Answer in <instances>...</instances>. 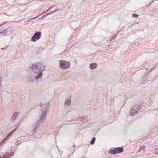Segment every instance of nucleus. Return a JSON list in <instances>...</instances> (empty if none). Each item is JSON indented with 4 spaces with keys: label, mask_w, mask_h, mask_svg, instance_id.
Wrapping results in <instances>:
<instances>
[{
    "label": "nucleus",
    "mask_w": 158,
    "mask_h": 158,
    "mask_svg": "<svg viewBox=\"0 0 158 158\" xmlns=\"http://www.w3.org/2000/svg\"><path fill=\"white\" fill-rule=\"evenodd\" d=\"M95 137H93V139L90 142V143L91 144H93L95 142Z\"/></svg>",
    "instance_id": "9b49d317"
},
{
    "label": "nucleus",
    "mask_w": 158,
    "mask_h": 158,
    "mask_svg": "<svg viewBox=\"0 0 158 158\" xmlns=\"http://www.w3.org/2000/svg\"><path fill=\"white\" fill-rule=\"evenodd\" d=\"M2 24H0V27L1 26H2Z\"/></svg>",
    "instance_id": "c756f323"
},
{
    "label": "nucleus",
    "mask_w": 158,
    "mask_h": 158,
    "mask_svg": "<svg viewBox=\"0 0 158 158\" xmlns=\"http://www.w3.org/2000/svg\"><path fill=\"white\" fill-rule=\"evenodd\" d=\"M13 133L11 132L8 135H9L10 136Z\"/></svg>",
    "instance_id": "393cba45"
},
{
    "label": "nucleus",
    "mask_w": 158,
    "mask_h": 158,
    "mask_svg": "<svg viewBox=\"0 0 158 158\" xmlns=\"http://www.w3.org/2000/svg\"><path fill=\"white\" fill-rule=\"evenodd\" d=\"M145 148V146H141L139 149V151H140L144 149Z\"/></svg>",
    "instance_id": "ddd939ff"
},
{
    "label": "nucleus",
    "mask_w": 158,
    "mask_h": 158,
    "mask_svg": "<svg viewBox=\"0 0 158 158\" xmlns=\"http://www.w3.org/2000/svg\"><path fill=\"white\" fill-rule=\"evenodd\" d=\"M116 36L114 35L112 37L111 39H114L115 38Z\"/></svg>",
    "instance_id": "412c9836"
},
{
    "label": "nucleus",
    "mask_w": 158,
    "mask_h": 158,
    "mask_svg": "<svg viewBox=\"0 0 158 158\" xmlns=\"http://www.w3.org/2000/svg\"><path fill=\"white\" fill-rule=\"evenodd\" d=\"M110 153L113 154H115L118 153V148H117L113 150H110Z\"/></svg>",
    "instance_id": "6e6552de"
},
{
    "label": "nucleus",
    "mask_w": 158,
    "mask_h": 158,
    "mask_svg": "<svg viewBox=\"0 0 158 158\" xmlns=\"http://www.w3.org/2000/svg\"><path fill=\"white\" fill-rule=\"evenodd\" d=\"M39 16H37L34 17V18H32L31 19H36V18H37V17H38Z\"/></svg>",
    "instance_id": "aec40b11"
},
{
    "label": "nucleus",
    "mask_w": 158,
    "mask_h": 158,
    "mask_svg": "<svg viewBox=\"0 0 158 158\" xmlns=\"http://www.w3.org/2000/svg\"><path fill=\"white\" fill-rule=\"evenodd\" d=\"M10 136H9V135H7V136H6V138L7 139Z\"/></svg>",
    "instance_id": "5701e85b"
},
{
    "label": "nucleus",
    "mask_w": 158,
    "mask_h": 158,
    "mask_svg": "<svg viewBox=\"0 0 158 158\" xmlns=\"http://www.w3.org/2000/svg\"><path fill=\"white\" fill-rule=\"evenodd\" d=\"M97 64L95 63H92L89 65L90 68L92 69H95L97 67Z\"/></svg>",
    "instance_id": "1a4fd4ad"
},
{
    "label": "nucleus",
    "mask_w": 158,
    "mask_h": 158,
    "mask_svg": "<svg viewBox=\"0 0 158 158\" xmlns=\"http://www.w3.org/2000/svg\"><path fill=\"white\" fill-rule=\"evenodd\" d=\"M143 106L142 105H137L133 106L130 112V113L131 115L133 116L137 114L138 112L141 109Z\"/></svg>",
    "instance_id": "7ed1b4c3"
},
{
    "label": "nucleus",
    "mask_w": 158,
    "mask_h": 158,
    "mask_svg": "<svg viewBox=\"0 0 158 158\" xmlns=\"http://www.w3.org/2000/svg\"><path fill=\"white\" fill-rule=\"evenodd\" d=\"M7 140V139L5 138L4 139V140H3V141H2L1 143H3L4 142H5L6 140Z\"/></svg>",
    "instance_id": "6ab92c4d"
},
{
    "label": "nucleus",
    "mask_w": 158,
    "mask_h": 158,
    "mask_svg": "<svg viewBox=\"0 0 158 158\" xmlns=\"http://www.w3.org/2000/svg\"><path fill=\"white\" fill-rule=\"evenodd\" d=\"M7 140V139L5 138L4 139V140H3V141H2L1 143H3L4 142H5L6 140Z\"/></svg>",
    "instance_id": "a211bd4d"
},
{
    "label": "nucleus",
    "mask_w": 158,
    "mask_h": 158,
    "mask_svg": "<svg viewBox=\"0 0 158 158\" xmlns=\"http://www.w3.org/2000/svg\"><path fill=\"white\" fill-rule=\"evenodd\" d=\"M19 127V126L18 125V126H17L16 127H17V128H18Z\"/></svg>",
    "instance_id": "cd10ccee"
},
{
    "label": "nucleus",
    "mask_w": 158,
    "mask_h": 158,
    "mask_svg": "<svg viewBox=\"0 0 158 158\" xmlns=\"http://www.w3.org/2000/svg\"><path fill=\"white\" fill-rule=\"evenodd\" d=\"M154 151L156 154H158V148L155 149Z\"/></svg>",
    "instance_id": "dca6fc26"
},
{
    "label": "nucleus",
    "mask_w": 158,
    "mask_h": 158,
    "mask_svg": "<svg viewBox=\"0 0 158 158\" xmlns=\"http://www.w3.org/2000/svg\"><path fill=\"white\" fill-rule=\"evenodd\" d=\"M18 113L17 112H15L13 114L12 116L11 117V119L12 120H15L16 119L18 115Z\"/></svg>",
    "instance_id": "0eeeda50"
},
{
    "label": "nucleus",
    "mask_w": 158,
    "mask_h": 158,
    "mask_svg": "<svg viewBox=\"0 0 158 158\" xmlns=\"http://www.w3.org/2000/svg\"><path fill=\"white\" fill-rule=\"evenodd\" d=\"M10 136H9V135H7V136H6V138L7 139Z\"/></svg>",
    "instance_id": "4be33fe9"
},
{
    "label": "nucleus",
    "mask_w": 158,
    "mask_h": 158,
    "mask_svg": "<svg viewBox=\"0 0 158 158\" xmlns=\"http://www.w3.org/2000/svg\"><path fill=\"white\" fill-rule=\"evenodd\" d=\"M59 62V66L61 69L69 68L70 65V62L68 61L62 60H60Z\"/></svg>",
    "instance_id": "20e7f679"
},
{
    "label": "nucleus",
    "mask_w": 158,
    "mask_h": 158,
    "mask_svg": "<svg viewBox=\"0 0 158 158\" xmlns=\"http://www.w3.org/2000/svg\"><path fill=\"white\" fill-rule=\"evenodd\" d=\"M42 114L41 117H40V119L38 121L36 122V126L34 129L33 131H35L36 129L38 130V128L40 127V124L39 123H41L43 122V120L44 119L45 116L47 114L48 106L47 105H44L42 106Z\"/></svg>",
    "instance_id": "f03ea898"
},
{
    "label": "nucleus",
    "mask_w": 158,
    "mask_h": 158,
    "mask_svg": "<svg viewBox=\"0 0 158 158\" xmlns=\"http://www.w3.org/2000/svg\"><path fill=\"white\" fill-rule=\"evenodd\" d=\"M50 13H55V12H54V11H51Z\"/></svg>",
    "instance_id": "bb28decb"
},
{
    "label": "nucleus",
    "mask_w": 158,
    "mask_h": 158,
    "mask_svg": "<svg viewBox=\"0 0 158 158\" xmlns=\"http://www.w3.org/2000/svg\"><path fill=\"white\" fill-rule=\"evenodd\" d=\"M71 102L70 99L68 98L67 99L65 102V104L67 106H69L71 104Z\"/></svg>",
    "instance_id": "9d476101"
},
{
    "label": "nucleus",
    "mask_w": 158,
    "mask_h": 158,
    "mask_svg": "<svg viewBox=\"0 0 158 158\" xmlns=\"http://www.w3.org/2000/svg\"><path fill=\"white\" fill-rule=\"evenodd\" d=\"M21 143V142L19 140H18L16 142V143L18 144V145H19V144H20Z\"/></svg>",
    "instance_id": "f3484780"
},
{
    "label": "nucleus",
    "mask_w": 158,
    "mask_h": 158,
    "mask_svg": "<svg viewBox=\"0 0 158 158\" xmlns=\"http://www.w3.org/2000/svg\"><path fill=\"white\" fill-rule=\"evenodd\" d=\"M5 49V48H1V49Z\"/></svg>",
    "instance_id": "c85d7f7f"
},
{
    "label": "nucleus",
    "mask_w": 158,
    "mask_h": 158,
    "mask_svg": "<svg viewBox=\"0 0 158 158\" xmlns=\"http://www.w3.org/2000/svg\"><path fill=\"white\" fill-rule=\"evenodd\" d=\"M41 33L40 32L35 33L31 38V40L35 42L36 40L39 39L41 37Z\"/></svg>",
    "instance_id": "39448f33"
},
{
    "label": "nucleus",
    "mask_w": 158,
    "mask_h": 158,
    "mask_svg": "<svg viewBox=\"0 0 158 158\" xmlns=\"http://www.w3.org/2000/svg\"><path fill=\"white\" fill-rule=\"evenodd\" d=\"M12 29L10 28L7 29L5 31H3L2 32H0V34H3V35H10L12 32Z\"/></svg>",
    "instance_id": "423d86ee"
},
{
    "label": "nucleus",
    "mask_w": 158,
    "mask_h": 158,
    "mask_svg": "<svg viewBox=\"0 0 158 158\" xmlns=\"http://www.w3.org/2000/svg\"><path fill=\"white\" fill-rule=\"evenodd\" d=\"M125 103H126L125 102H124V105L125 104Z\"/></svg>",
    "instance_id": "7c9ffc66"
},
{
    "label": "nucleus",
    "mask_w": 158,
    "mask_h": 158,
    "mask_svg": "<svg viewBox=\"0 0 158 158\" xmlns=\"http://www.w3.org/2000/svg\"><path fill=\"white\" fill-rule=\"evenodd\" d=\"M132 16L135 18H137L138 17L139 15L136 14H134L132 15Z\"/></svg>",
    "instance_id": "4468645a"
},
{
    "label": "nucleus",
    "mask_w": 158,
    "mask_h": 158,
    "mask_svg": "<svg viewBox=\"0 0 158 158\" xmlns=\"http://www.w3.org/2000/svg\"><path fill=\"white\" fill-rule=\"evenodd\" d=\"M123 151V149L122 147H119V153L122 152Z\"/></svg>",
    "instance_id": "f8f14e48"
},
{
    "label": "nucleus",
    "mask_w": 158,
    "mask_h": 158,
    "mask_svg": "<svg viewBox=\"0 0 158 158\" xmlns=\"http://www.w3.org/2000/svg\"><path fill=\"white\" fill-rule=\"evenodd\" d=\"M155 68V67L154 68H153V69H151V70H150L149 71V72H150L151 71H152V70H153L154 68Z\"/></svg>",
    "instance_id": "a878e982"
},
{
    "label": "nucleus",
    "mask_w": 158,
    "mask_h": 158,
    "mask_svg": "<svg viewBox=\"0 0 158 158\" xmlns=\"http://www.w3.org/2000/svg\"><path fill=\"white\" fill-rule=\"evenodd\" d=\"M58 10H59V9H56V10H55L54 11V12H56L57 11H58Z\"/></svg>",
    "instance_id": "b1692460"
},
{
    "label": "nucleus",
    "mask_w": 158,
    "mask_h": 158,
    "mask_svg": "<svg viewBox=\"0 0 158 158\" xmlns=\"http://www.w3.org/2000/svg\"><path fill=\"white\" fill-rule=\"evenodd\" d=\"M17 127H16L14 129H13L11 131V132L13 133H14L15 132L16 130H17Z\"/></svg>",
    "instance_id": "2eb2a0df"
},
{
    "label": "nucleus",
    "mask_w": 158,
    "mask_h": 158,
    "mask_svg": "<svg viewBox=\"0 0 158 158\" xmlns=\"http://www.w3.org/2000/svg\"><path fill=\"white\" fill-rule=\"evenodd\" d=\"M45 69V66L42 64H32L31 65L32 73L27 76L28 81H32L40 78L42 75L41 71L44 70Z\"/></svg>",
    "instance_id": "f257e3e1"
}]
</instances>
